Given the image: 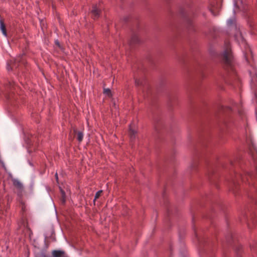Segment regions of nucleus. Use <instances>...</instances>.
<instances>
[{"label":"nucleus","mask_w":257,"mask_h":257,"mask_svg":"<svg viewBox=\"0 0 257 257\" xmlns=\"http://www.w3.org/2000/svg\"><path fill=\"white\" fill-rule=\"evenodd\" d=\"M221 58L224 63L228 65H231L232 55L228 42L225 43L224 50L221 54Z\"/></svg>","instance_id":"1"},{"label":"nucleus","mask_w":257,"mask_h":257,"mask_svg":"<svg viewBox=\"0 0 257 257\" xmlns=\"http://www.w3.org/2000/svg\"><path fill=\"white\" fill-rule=\"evenodd\" d=\"M235 39L238 42L242 43L243 44H244V49L245 52H244V56L247 61H248V54L249 53H251V51L249 48L246 45L244 39L242 36V33L240 30H238L236 31V32L234 35Z\"/></svg>","instance_id":"2"},{"label":"nucleus","mask_w":257,"mask_h":257,"mask_svg":"<svg viewBox=\"0 0 257 257\" xmlns=\"http://www.w3.org/2000/svg\"><path fill=\"white\" fill-rule=\"evenodd\" d=\"M234 2V12L244 11L245 10V0H233Z\"/></svg>","instance_id":"3"},{"label":"nucleus","mask_w":257,"mask_h":257,"mask_svg":"<svg viewBox=\"0 0 257 257\" xmlns=\"http://www.w3.org/2000/svg\"><path fill=\"white\" fill-rule=\"evenodd\" d=\"M250 77V84L251 86L252 87L253 85L257 82V70L256 69L252 67L251 70L249 71Z\"/></svg>","instance_id":"4"},{"label":"nucleus","mask_w":257,"mask_h":257,"mask_svg":"<svg viewBox=\"0 0 257 257\" xmlns=\"http://www.w3.org/2000/svg\"><path fill=\"white\" fill-rule=\"evenodd\" d=\"M136 133L137 132L134 129L133 125L132 124L130 125L129 128V134L131 140L135 139Z\"/></svg>","instance_id":"5"},{"label":"nucleus","mask_w":257,"mask_h":257,"mask_svg":"<svg viewBox=\"0 0 257 257\" xmlns=\"http://www.w3.org/2000/svg\"><path fill=\"white\" fill-rule=\"evenodd\" d=\"M52 253L54 257H67L64 252L60 250H54Z\"/></svg>","instance_id":"6"},{"label":"nucleus","mask_w":257,"mask_h":257,"mask_svg":"<svg viewBox=\"0 0 257 257\" xmlns=\"http://www.w3.org/2000/svg\"><path fill=\"white\" fill-rule=\"evenodd\" d=\"M91 13L95 18L98 17V16L99 15V11L98 9L97 8L96 5L93 6L92 9L91 10Z\"/></svg>","instance_id":"7"},{"label":"nucleus","mask_w":257,"mask_h":257,"mask_svg":"<svg viewBox=\"0 0 257 257\" xmlns=\"http://www.w3.org/2000/svg\"><path fill=\"white\" fill-rule=\"evenodd\" d=\"M220 7L218 5L217 6H212L210 8V12L214 16H216L217 15V11L219 9Z\"/></svg>","instance_id":"8"},{"label":"nucleus","mask_w":257,"mask_h":257,"mask_svg":"<svg viewBox=\"0 0 257 257\" xmlns=\"http://www.w3.org/2000/svg\"><path fill=\"white\" fill-rule=\"evenodd\" d=\"M0 29L1 31L3 33V34L5 36L7 37V32L5 28V26L3 22L1 20L0 21Z\"/></svg>","instance_id":"9"},{"label":"nucleus","mask_w":257,"mask_h":257,"mask_svg":"<svg viewBox=\"0 0 257 257\" xmlns=\"http://www.w3.org/2000/svg\"><path fill=\"white\" fill-rule=\"evenodd\" d=\"M13 184L16 187H17L19 189H22L23 188V185L22 183L18 180H14Z\"/></svg>","instance_id":"10"},{"label":"nucleus","mask_w":257,"mask_h":257,"mask_svg":"<svg viewBox=\"0 0 257 257\" xmlns=\"http://www.w3.org/2000/svg\"><path fill=\"white\" fill-rule=\"evenodd\" d=\"M83 134L80 132H78V133L77 134V139L78 141L79 142H81L83 139Z\"/></svg>","instance_id":"11"},{"label":"nucleus","mask_w":257,"mask_h":257,"mask_svg":"<svg viewBox=\"0 0 257 257\" xmlns=\"http://www.w3.org/2000/svg\"><path fill=\"white\" fill-rule=\"evenodd\" d=\"M61 201L62 203L64 204L65 202V192L62 190H61Z\"/></svg>","instance_id":"12"},{"label":"nucleus","mask_w":257,"mask_h":257,"mask_svg":"<svg viewBox=\"0 0 257 257\" xmlns=\"http://www.w3.org/2000/svg\"><path fill=\"white\" fill-rule=\"evenodd\" d=\"M234 22V19H230L227 20V24L228 26H231L232 24H233Z\"/></svg>","instance_id":"13"},{"label":"nucleus","mask_w":257,"mask_h":257,"mask_svg":"<svg viewBox=\"0 0 257 257\" xmlns=\"http://www.w3.org/2000/svg\"><path fill=\"white\" fill-rule=\"evenodd\" d=\"M101 193H102V191L99 190L96 193L95 196V200L97 198H98L100 196Z\"/></svg>","instance_id":"14"},{"label":"nucleus","mask_w":257,"mask_h":257,"mask_svg":"<svg viewBox=\"0 0 257 257\" xmlns=\"http://www.w3.org/2000/svg\"><path fill=\"white\" fill-rule=\"evenodd\" d=\"M104 93L108 95H109L110 94V90L109 89H104Z\"/></svg>","instance_id":"15"},{"label":"nucleus","mask_w":257,"mask_h":257,"mask_svg":"<svg viewBox=\"0 0 257 257\" xmlns=\"http://www.w3.org/2000/svg\"><path fill=\"white\" fill-rule=\"evenodd\" d=\"M135 83H136V84L137 85H140V81H139V80H136Z\"/></svg>","instance_id":"16"},{"label":"nucleus","mask_w":257,"mask_h":257,"mask_svg":"<svg viewBox=\"0 0 257 257\" xmlns=\"http://www.w3.org/2000/svg\"><path fill=\"white\" fill-rule=\"evenodd\" d=\"M55 43L56 45H57L58 46H59V43L57 40L55 41Z\"/></svg>","instance_id":"17"},{"label":"nucleus","mask_w":257,"mask_h":257,"mask_svg":"<svg viewBox=\"0 0 257 257\" xmlns=\"http://www.w3.org/2000/svg\"><path fill=\"white\" fill-rule=\"evenodd\" d=\"M56 180H58V176H57V173L56 174Z\"/></svg>","instance_id":"18"},{"label":"nucleus","mask_w":257,"mask_h":257,"mask_svg":"<svg viewBox=\"0 0 257 257\" xmlns=\"http://www.w3.org/2000/svg\"><path fill=\"white\" fill-rule=\"evenodd\" d=\"M23 225L24 226V227H25L26 226V224L24 223Z\"/></svg>","instance_id":"19"},{"label":"nucleus","mask_w":257,"mask_h":257,"mask_svg":"<svg viewBox=\"0 0 257 257\" xmlns=\"http://www.w3.org/2000/svg\"><path fill=\"white\" fill-rule=\"evenodd\" d=\"M8 69L10 70V69L9 68V67H8Z\"/></svg>","instance_id":"20"}]
</instances>
